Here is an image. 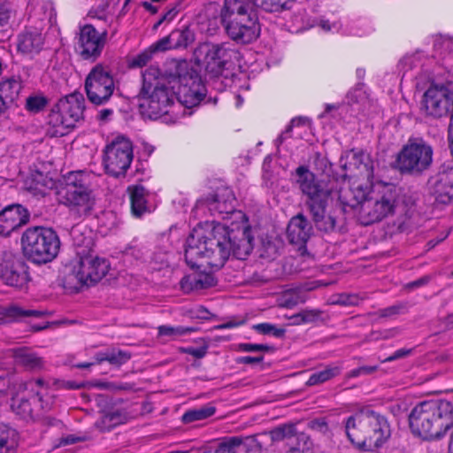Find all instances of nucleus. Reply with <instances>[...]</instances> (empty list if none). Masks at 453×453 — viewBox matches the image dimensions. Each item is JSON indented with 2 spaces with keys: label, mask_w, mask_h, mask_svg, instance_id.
<instances>
[{
  "label": "nucleus",
  "mask_w": 453,
  "mask_h": 453,
  "mask_svg": "<svg viewBox=\"0 0 453 453\" xmlns=\"http://www.w3.org/2000/svg\"><path fill=\"white\" fill-rule=\"evenodd\" d=\"M21 90V84L15 79H8L0 82V98L14 103Z\"/></svg>",
  "instance_id": "obj_34"
},
{
  "label": "nucleus",
  "mask_w": 453,
  "mask_h": 453,
  "mask_svg": "<svg viewBox=\"0 0 453 453\" xmlns=\"http://www.w3.org/2000/svg\"><path fill=\"white\" fill-rule=\"evenodd\" d=\"M340 164L346 171L343 174L344 179L357 177L369 180L373 177V163L370 156L364 151H349L341 157Z\"/></svg>",
  "instance_id": "obj_20"
},
{
  "label": "nucleus",
  "mask_w": 453,
  "mask_h": 453,
  "mask_svg": "<svg viewBox=\"0 0 453 453\" xmlns=\"http://www.w3.org/2000/svg\"><path fill=\"white\" fill-rule=\"evenodd\" d=\"M237 350L242 352H259L257 343H240L237 347Z\"/></svg>",
  "instance_id": "obj_62"
},
{
  "label": "nucleus",
  "mask_w": 453,
  "mask_h": 453,
  "mask_svg": "<svg viewBox=\"0 0 453 453\" xmlns=\"http://www.w3.org/2000/svg\"><path fill=\"white\" fill-rule=\"evenodd\" d=\"M128 418V414L123 408L111 407L104 410L101 417L96 421L95 426L101 432H108L119 425L124 424Z\"/></svg>",
  "instance_id": "obj_24"
},
{
  "label": "nucleus",
  "mask_w": 453,
  "mask_h": 453,
  "mask_svg": "<svg viewBox=\"0 0 453 453\" xmlns=\"http://www.w3.org/2000/svg\"><path fill=\"white\" fill-rule=\"evenodd\" d=\"M312 226L307 218L299 213L294 216L287 228V236L292 244L303 246L310 239Z\"/></svg>",
  "instance_id": "obj_23"
},
{
  "label": "nucleus",
  "mask_w": 453,
  "mask_h": 453,
  "mask_svg": "<svg viewBox=\"0 0 453 453\" xmlns=\"http://www.w3.org/2000/svg\"><path fill=\"white\" fill-rule=\"evenodd\" d=\"M59 203L76 219L89 216L96 205V197L88 184V175L82 171L70 172L58 192Z\"/></svg>",
  "instance_id": "obj_7"
},
{
  "label": "nucleus",
  "mask_w": 453,
  "mask_h": 453,
  "mask_svg": "<svg viewBox=\"0 0 453 453\" xmlns=\"http://www.w3.org/2000/svg\"><path fill=\"white\" fill-rule=\"evenodd\" d=\"M343 424L349 441L363 451H374L381 448L391 436L388 419L370 409L355 412Z\"/></svg>",
  "instance_id": "obj_4"
},
{
  "label": "nucleus",
  "mask_w": 453,
  "mask_h": 453,
  "mask_svg": "<svg viewBox=\"0 0 453 453\" xmlns=\"http://www.w3.org/2000/svg\"><path fill=\"white\" fill-rule=\"evenodd\" d=\"M27 384L20 383L19 385V391L13 394L12 397V409L23 419L34 418L39 415L41 410L44 409L42 405V399L39 393H33L27 391Z\"/></svg>",
  "instance_id": "obj_19"
},
{
  "label": "nucleus",
  "mask_w": 453,
  "mask_h": 453,
  "mask_svg": "<svg viewBox=\"0 0 453 453\" xmlns=\"http://www.w3.org/2000/svg\"><path fill=\"white\" fill-rule=\"evenodd\" d=\"M228 36L240 43H250L260 34L257 10L251 0H225L220 13Z\"/></svg>",
  "instance_id": "obj_6"
},
{
  "label": "nucleus",
  "mask_w": 453,
  "mask_h": 453,
  "mask_svg": "<svg viewBox=\"0 0 453 453\" xmlns=\"http://www.w3.org/2000/svg\"><path fill=\"white\" fill-rule=\"evenodd\" d=\"M11 378L5 375H0V396H6L12 390L10 388Z\"/></svg>",
  "instance_id": "obj_58"
},
{
  "label": "nucleus",
  "mask_w": 453,
  "mask_h": 453,
  "mask_svg": "<svg viewBox=\"0 0 453 453\" xmlns=\"http://www.w3.org/2000/svg\"><path fill=\"white\" fill-rule=\"evenodd\" d=\"M216 285L215 278L211 273H197V289L203 290Z\"/></svg>",
  "instance_id": "obj_44"
},
{
  "label": "nucleus",
  "mask_w": 453,
  "mask_h": 453,
  "mask_svg": "<svg viewBox=\"0 0 453 453\" xmlns=\"http://www.w3.org/2000/svg\"><path fill=\"white\" fill-rule=\"evenodd\" d=\"M195 315L199 319L208 320L211 314L206 308L200 306L196 310Z\"/></svg>",
  "instance_id": "obj_64"
},
{
  "label": "nucleus",
  "mask_w": 453,
  "mask_h": 453,
  "mask_svg": "<svg viewBox=\"0 0 453 453\" xmlns=\"http://www.w3.org/2000/svg\"><path fill=\"white\" fill-rule=\"evenodd\" d=\"M404 309V305L403 303H397L391 306H388L384 309H380L377 311V314L380 318H389L395 315H398Z\"/></svg>",
  "instance_id": "obj_46"
},
{
  "label": "nucleus",
  "mask_w": 453,
  "mask_h": 453,
  "mask_svg": "<svg viewBox=\"0 0 453 453\" xmlns=\"http://www.w3.org/2000/svg\"><path fill=\"white\" fill-rule=\"evenodd\" d=\"M174 77L180 84L175 93L160 77L158 68L150 67L142 73L139 108L144 118L157 119L169 112L175 98L188 108L199 104L205 96V87L197 76L188 72L186 61L175 63Z\"/></svg>",
  "instance_id": "obj_2"
},
{
  "label": "nucleus",
  "mask_w": 453,
  "mask_h": 453,
  "mask_svg": "<svg viewBox=\"0 0 453 453\" xmlns=\"http://www.w3.org/2000/svg\"><path fill=\"white\" fill-rule=\"evenodd\" d=\"M44 45V36L41 29L34 27H27L17 37L18 50L25 55L39 53Z\"/></svg>",
  "instance_id": "obj_22"
},
{
  "label": "nucleus",
  "mask_w": 453,
  "mask_h": 453,
  "mask_svg": "<svg viewBox=\"0 0 453 453\" xmlns=\"http://www.w3.org/2000/svg\"><path fill=\"white\" fill-rule=\"evenodd\" d=\"M341 367L336 365L326 366L324 370L313 372L306 382L307 386L322 384L341 373Z\"/></svg>",
  "instance_id": "obj_33"
},
{
  "label": "nucleus",
  "mask_w": 453,
  "mask_h": 453,
  "mask_svg": "<svg viewBox=\"0 0 453 453\" xmlns=\"http://www.w3.org/2000/svg\"><path fill=\"white\" fill-rule=\"evenodd\" d=\"M253 329L264 335H273L276 338H283L286 334V330L281 327H277L275 325L271 323H260L253 326Z\"/></svg>",
  "instance_id": "obj_38"
},
{
  "label": "nucleus",
  "mask_w": 453,
  "mask_h": 453,
  "mask_svg": "<svg viewBox=\"0 0 453 453\" xmlns=\"http://www.w3.org/2000/svg\"><path fill=\"white\" fill-rule=\"evenodd\" d=\"M411 349H397L396 351H395L391 356L388 357L381 362L382 363L393 362L395 360L407 357L408 355L411 354Z\"/></svg>",
  "instance_id": "obj_57"
},
{
  "label": "nucleus",
  "mask_w": 453,
  "mask_h": 453,
  "mask_svg": "<svg viewBox=\"0 0 453 453\" xmlns=\"http://www.w3.org/2000/svg\"><path fill=\"white\" fill-rule=\"evenodd\" d=\"M313 443L304 433H297L296 429L286 442L288 453H312Z\"/></svg>",
  "instance_id": "obj_29"
},
{
  "label": "nucleus",
  "mask_w": 453,
  "mask_h": 453,
  "mask_svg": "<svg viewBox=\"0 0 453 453\" xmlns=\"http://www.w3.org/2000/svg\"><path fill=\"white\" fill-rule=\"evenodd\" d=\"M180 289L188 294L192 291H198L197 289V273H194L184 276L180 281Z\"/></svg>",
  "instance_id": "obj_41"
},
{
  "label": "nucleus",
  "mask_w": 453,
  "mask_h": 453,
  "mask_svg": "<svg viewBox=\"0 0 453 453\" xmlns=\"http://www.w3.org/2000/svg\"><path fill=\"white\" fill-rule=\"evenodd\" d=\"M113 115V110L111 109H102L98 111L97 119L102 122H107L111 119Z\"/></svg>",
  "instance_id": "obj_63"
},
{
  "label": "nucleus",
  "mask_w": 453,
  "mask_h": 453,
  "mask_svg": "<svg viewBox=\"0 0 453 453\" xmlns=\"http://www.w3.org/2000/svg\"><path fill=\"white\" fill-rule=\"evenodd\" d=\"M18 445V432L8 425L0 423V453H16Z\"/></svg>",
  "instance_id": "obj_28"
},
{
  "label": "nucleus",
  "mask_w": 453,
  "mask_h": 453,
  "mask_svg": "<svg viewBox=\"0 0 453 453\" xmlns=\"http://www.w3.org/2000/svg\"><path fill=\"white\" fill-rule=\"evenodd\" d=\"M292 127H307L310 128V121L304 117H296L292 119L290 124Z\"/></svg>",
  "instance_id": "obj_61"
},
{
  "label": "nucleus",
  "mask_w": 453,
  "mask_h": 453,
  "mask_svg": "<svg viewBox=\"0 0 453 453\" xmlns=\"http://www.w3.org/2000/svg\"><path fill=\"white\" fill-rule=\"evenodd\" d=\"M224 442L225 445L231 449V453L259 451L262 448L256 435L247 436L244 438L234 436L226 439Z\"/></svg>",
  "instance_id": "obj_27"
},
{
  "label": "nucleus",
  "mask_w": 453,
  "mask_h": 453,
  "mask_svg": "<svg viewBox=\"0 0 453 453\" xmlns=\"http://www.w3.org/2000/svg\"><path fill=\"white\" fill-rule=\"evenodd\" d=\"M130 357V354L126 351L119 350L118 352H109L108 362L111 365H121L127 363Z\"/></svg>",
  "instance_id": "obj_45"
},
{
  "label": "nucleus",
  "mask_w": 453,
  "mask_h": 453,
  "mask_svg": "<svg viewBox=\"0 0 453 453\" xmlns=\"http://www.w3.org/2000/svg\"><path fill=\"white\" fill-rule=\"evenodd\" d=\"M184 0H179L173 4H169L167 11L164 13L158 22L155 25V27H158L164 21L170 22L172 21L179 12L181 10Z\"/></svg>",
  "instance_id": "obj_40"
},
{
  "label": "nucleus",
  "mask_w": 453,
  "mask_h": 453,
  "mask_svg": "<svg viewBox=\"0 0 453 453\" xmlns=\"http://www.w3.org/2000/svg\"><path fill=\"white\" fill-rule=\"evenodd\" d=\"M453 406L447 400L426 401L415 406L410 416V427L413 434L424 438H440L450 427Z\"/></svg>",
  "instance_id": "obj_5"
},
{
  "label": "nucleus",
  "mask_w": 453,
  "mask_h": 453,
  "mask_svg": "<svg viewBox=\"0 0 453 453\" xmlns=\"http://www.w3.org/2000/svg\"><path fill=\"white\" fill-rule=\"evenodd\" d=\"M238 52L229 42L200 43L194 51L197 64L203 65L205 71L212 76H219L225 70L229 69Z\"/></svg>",
  "instance_id": "obj_11"
},
{
  "label": "nucleus",
  "mask_w": 453,
  "mask_h": 453,
  "mask_svg": "<svg viewBox=\"0 0 453 453\" xmlns=\"http://www.w3.org/2000/svg\"><path fill=\"white\" fill-rule=\"evenodd\" d=\"M131 201L132 214L140 219L147 213H150L151 210L148 204L147 196L148 190L142 185H136L128 188Z\"/></svg>",
  "instance_id": "obj_25"
},
{
  "label": "nucleus",
  "mask_w": 453,
  "mask_h": 453,
  "mask_svg": "<svg viewBox=\"0 0 453 453\" xmlns=\"http://www.w3.org/2000/svg\"><path fill=\"white\" fill-rule=\"evenodd\" d=\"M171 39L175 49L187 48L194 42L195 35L189 28L186 27L181 30H173L171 33Z\"/></svg>",
  "instance_id": "obj_35"
},
{
  "label": "nucleus",
  "mask_w": 453,
  "mask_h": 453,
  "mask_svg": "<svg viewBox=\"0 0 453 453\" xmlns=\"http://www.w3.org/2000/svg\"><path fill=\"white\" fill-rule=\"evenodd\" d=\"M152 47L154 51H164L170 49H175L174 46H173L171 34L157 41Z\"/></svg>",
  "instance_id": "obj_50"
},
{
  "label": "nucleus",
  "mask_w": 453,
  "mask_h": 453,
  "mask_svg": "<svg viewBox=\"0 0 453 453\" xmlns=\"http://www.w3.org/2000/svg\"><path fill=\"white\" fill-rule=\"evenodd\" d=\"M295 430V425L284 424L273 428L269 434L273 441H286V442H288Z\"/></svg>",
  "instance_id": "obj_36"
},
{
  "label": "nucleus",
  "mask_w": 453,
  "mask_h": 453,
  "mask_svg": "<svg viewBox=\"0 0 453 453\" xmlns=\"http://www.w3.org/2000/svg\"><path fill=\"white\" fill-rule=\"evenodd\" d=\"M124 256L126 258L131 257L135 260L141 259L143 256V251L141 248L136 245H129L124 250Z\"/></svg>",
  "instance_id": "obj_52"
},
{
  "label": "nucleus",
  "mask_w": 453,
  "mask_h": 453,
  "mask_svg": "<svg viewBox=\"0 0 453 453\" xmlns=\"http://www.w3.org/2000/svg\"><path fill=\"white\" fill-rule=\"evenodd\" d=\"M302 311L305 324L318 322L323 314V311L319 309H304Z\"/></svg>",
  "instance_id": "obj_47"
},
{
  "label": "nucleus",
  "mask_w": 453,
  "mask_h": 453,
  "mask_svg": "<svg viewBox=\"0 0 453 453\" xmlns=\"http://www.w3.org/2000/svg\"><path fill=\"white\" fill-rule=\"evenodd\" d=\"M78 260L73 265L69 280H76L81 286H89L101 280L109 272L110 263L85 250L77 251Z\"/></svg>",
  "instance_id": "obj_13"
},
{
  "label": "nucleus",
  "mask_w": 453,
  "mask_h": 453,
  "mask_svg": "<svg viewBox=\"0 0 453 453\" xmlns=\"http://www.w3.org/2000/svg\"><path fill=\"white\" fill-rule=\"evenodd\" d=\"M105 389L114 390V391H127L132 388V386L128 383H116V382H107L103 384L102 386Z\"/></svg>",
  "instance_id": "obj_56"
},
{
  "label": "nucleus",
  "mask_w": 453,
  "mask_h": 453,
  "mask_svg": "<svg viewBox=\"0 0 453 453\" xmlns=\"http://www.w3.org/2000/svg\"><path fill=\"white\" fill-rule=\"evenodd\" d=\"M29 220V212L20 204H12L0 211V235H10Z\"/></svg>",
  "instance_id": "obj_21"
},
{
  "label": "nucleus",
  "mask_w": 453,
  "mask_h": 453,
  "mask_svg": "<svg viewBox=\"0 0 453 453\" xmlns=\"http://www.w3.org/2000/svg\"><path fill=\"white\" fill-rule=\"evenodd\" d=\"M152 52L144 51L137 55L132 61L133 66L142 67L148 64L151 58Z\"/></svg>",
  "instance_id": "obj_53"
},
{
  "label": "nucleus",
  "mask_w": 453,
  "mask_h": 453,
  "mask_svg": "<svg viewBox=\"0 0 453 453\" xmlns=\"http://www.w3.org/2000/svg\"><path fill=\"white\" fill-rule=\"evenodd\" d=\"M378 369V365H362L347 372L345 374V378L349 380L360 376L370 375L375 372Z\"/></svg>",
  "instance_id": "obj_42"
},
{
  "label": "nucleus",
  "mask_w": 453,
  "mask_h": 453,
  "mask_svg": "<svg viewBox=\"0 0 453 453\" xmlns=\"http://www.w3.org/2000/svg\"><path fill=\"white\" fill-rule=\"evenodd\" d=\"M0 280L6 285L21 288L28 281L27 266L11 252L0 255Z\"/></svg>",
  "instance_id": "obj_18"
},
{
  "label": "nucleus",
  "mask_w": 453,
  "mask_h": 453,
  "mask_svg": "<svg viewBox=\"0 0 453 453\" xmlns=\"http://www.w3.org/2000/svg\"><path fill=\"white\" fill-rule=\"evenodd\" d=\"M296 183L306 196L305 204L311 215L312 220L319 231L326 233L334 230L336 220L326 214L329 199L335 196L344 212L352 210L365 201L368 196V187L354 181H343L342 185L334 191L322 180L316 178L307 166L300 165L296 169Z\"/></svg>",
  "instance_id": "obj_3"
},
{
  "label": "nucleus",
  "mask_w": 453,
  "mask_h": 453,
  "mask_svg": "<svg viewBox=\"0 0 453 453\" xmlns=\"http://www.w3.org/2000/svg\"><path fill=\"white\" fill-rule=\"evenodd\" d=\"M157 331H158L159 336H167L172 339H174L177 336L185 335V334L194 332V328L182 326H171L163 325V326H159L157 327Z\"/></svg>",
  "instance_id": "obj_37"
},
{
  "label": "nucleus",
  "mask_w": 453,
  "mask_h": 453,
  "mask_svg": "<svg viewBox=\"0 0 453 453\" xmlns=\"http://www.w3.org/2000/svg\"><path fill=\"white\" fill-rule=\"evenodd\" d=\"M216 413V407L208 403L197 408L190 409L185 411L181 417L183 424H191L196 421L207 419Z\"/></svg>",
  "instance_id": "obj_31"
},
{
  "label": "nucleus",
  "mask_w": 453,
  "mask_h": 453,
  "mask_svg": "<svg viewBox=\"0 0 453 453\" xmlns=\"http://www.w3.org/2000/svg\"><path fill=\"white\" fill-rule=\"evenodd\" d=\"M12 13V5L5 1H0V26L7 24Z\"/></svg>",
  "instance_id": "obj_48"
},
{
  "label": "nucleus",
  "mask_w": 453,
  "mask_h": 453,
  "mask_svg": "<svg viewBox=\"0 0 453 453\" xmlns=\"http://www.w3.org/2000/svg\"><path fill=\"white\" fill-rule=\"evenodd\" d=\"M2 315L9 321L19 320L27 317L40 318L43 312L37 310H25L17 305H11L3 310Z\"/></svg>",
  "instance_id": "obj_32"
},
{
  "label": "nucleus",
  "mask_w": 453,
  "mask_h": 453,
  "mask_svg": "<svg viewBox=\"0 0 453 453\" xmlns=\"http://www.w3.org/2000/svg\"><path fill=\"white\" fill-rule=\"evenodd\" d=\"M336 303L344 306H354L359 303V298L357 295L342 294Z\"/></svg>",
  "instance_id": "obj_49"
},
{
  "label": "nucleus",
  "mask_w": 453,
  "mask_h": 453,
  "mask_svg": "<svg viewBox=\"0 0 453 453\" xmlns=\"http://www.w3.org/2000/svg\"><path fill=\"white\" fill-rule=\"evenodd\" d=\"M292 126L288 125L286 129L278 136L274 143L277 147L282 145L288 138L292 137Z\"/></svg>",
  "instance_id": "obj_59"
},
{
  "label": "nucleus",
  "mask_w": 453,
  "mask_h": 453,
  "mask_svg": "<svg viewBox=\"0 0 453 453\" xmlns=\"http://www.w3.org/2000/svg\"><path fill=\"white\" fill-rule=\"evenodd\" d=\"M212 214L231 215L243 220L245 215L235 210V197L227 188H222L206 201ZM253 250V237L246 222L231 225L217 223L210 230L194 229L186 241L185 260L191 267L207 265L220 269L228 258L246 259Z\"/></svg>",
  "instance_id": "obj_1"
},
{
  "label": "nucleus",
  "mask_w": 453,
  "mask_h": 453,
  "mask_svg": "<svg viewBox=\"0 0 453 453\" xmlns=\"http://www.w3.org/2000/svg\"><path fill=\"white\" fill-rule=\"evenodd\" d=\"M397 199V191L391 185H380L368 190V196L360 209L361 223L368 226L392 215Z\"/></svg>",
  "instance_id": "obj_10"
},
{
  "label": "nucleus",
  "mask_w": 453,
  "mask_h": 453,
  "mask_svg": "<svg viewBox=\"0 0 453 453\" xmlns=\"http://www.w3.org/2000/svg\"><path fill=\"white\" fill-rule=\"evenodd\" d=\"M13 103L7 102L3 98H0V127L9 128V108Z\"/></svg>",
  "instance_id": "obj_43"
},
{
  "label": "nucleus",
  "mask_w": 453,
  "mask_h": 453,
  "mask_svg": "<svg viewBox=\"0 0 453 453\" xmlns=\"http://www.w3.org/2000/svg\"><path fill=\"white\" fill-rule=\"evenodd\" d=\"M85 91L90 103L95 105L105 104L115 90V82L108 66L96 65L85 80Z\"/></svg>",
  "instance_id": "obj_14"
},
{
  "label": "nucleus",
  "mask_w": 453,
  "mask_h": 453,
  "mask_svg": "<svg viewBox=\"0 0 453 453\" xmlns=\"http://www.w3.org/2000/svg\"><path fill=\"white\" fill-rule=\"evenodd\" d=\"M421 110L428 117L440 119L453 113V91L449 85L432 83L423 95Z\"/></svg>",
  "instance_id": "obj_15"
},
{
  "label": "nucleus",
  "mask_w": 453,
  "mask_h": 453,
  "mask_svg": "<svg viewBox=\"0 0 453 453\" xmlns=\"http://www.w3.org/2000/svg\"><path fill=\"white\" fill-rule=\"evenodd\" d=\"M13 357L18 365L29 371H40L44 367L43 359L27 348L16 349L13 352Z\"/></svg>",
  "instance_id": "obj_26"
},
{
  "label": "nucleus",
  "mask_w": 453,
  "mask_h": 453,
  "mask_svg": "<svg viewBox=\"0 0 453 453\" xmlns=\"http://www.w3.org/2000/svg\"><path fill=\"white\" fill-rule=\"evenodd\" d=\"M85 440L84 437L77 436L75 434H67L64 435L59 439V446H66L75 444L79 441H83Z\"/></svg>",
  "instance_id": "obj_55"
},
{
  "label": "nucleus",
  "mask_w": 453,
  "mask_h": 453,
  "mask_svg": "<svg viewBox=\"0 0 453 453\" xmlns=\"http://www.w3.org/2000/svg\"><path fill=\"white\" fill-rule=\"evenodd\" d=\"M59 247V238L51 228L29 227L21 236L24 256L35 264L50 262L58 255Z\"/></svg>",
  "instance_id": "obj_8"
},
{
  "label": "nucleus",
  "mask_w": 453,
  "mask_h": 453,
  "mask_svg": "<svg viewBox=\"0 0 453 453\" xmlns=\"http://www.w3.org/2000/svg\"><path fill=\"white\" fill-rule=\"evenodd\" d=\"M319 26L326 32L339 31L341 25L337 21L330 22L328 19H321L319 21Z\"/></svg>",
  "instance_id": "obj_54"
},
{
  "label": "nucleus",
  "mask_w": 453,
  "mask_h": 453,
  "mask_svg": "<svg viewBox=\"0 0 453 453\" xmlns=\"http://www.w3.org/2000/svg\"><path fill=\"white\" fill-rule=\"evenodd\" d=\"M263 360H264L263 356H257V357L245 356V357H240L237 359V363L242 364V365H253V364L261 363Z\"/></svg>",
  "instance_id": "obj_60"
},
{
  "label": "nucleus",
  "mask_w": 453,
  "mask_h": 453,
  "mask_svg": "<svg viewBox=\"0 0 453 453\" xmlns=\"http://www.w3.org/2000/svg\"><path fill=\"white\" fill-rule=\"evenodd\" d=\"M106 31L100 33L92 25L81 27L75 44L76 52L84 60L96 61L104 48Z\"/></svg>",
  "instance_id": "obj_17"
},
{
  "label": "nucleus",
  "mask_w": 453,
  "mask_h": 453,
  "mask_svg": "<svg viewBox=\"0 0 453 453\" xmlns=\"http://www.w3.org/2000/svg\"><path fill=\"white\" fill-rule=\"evenodd\" d=\"M48 104V99L42 95L30 96L26 100V109L33 113L42 111Z\"/></svg>",
  "instance_id": "obj_39"
},
{
  "label": "nucleus",
  "mask_w": 453,
  "mask_h": 453,
  "mask_svg": "<svg viewBox=\"0 0 453 453\" xmlns=\"http://www.w3.org/2000/svg\"><path fill=\"white\" fill-rule=\"evenodd\" d=\"M132 142L119 137L108 144L104 150V165L108 174L114 177L124 175L133 160Z\"/></svg>",
  "instance_id": "obj_16"
},
{
  "label": "nucleus",
  "mask_w": 453,
  "mask_h": 453,
  "mask_svg": "<svg viewBox=\"0 0 453 453\" xmlns=\"http://www.w3.org/2000/svg\"><path fill=\"white\" fill-rule=\"evenodd\" d=\"M254 8L267 13L280 14L292 8L296 0H251Z\"/></svg>",
  "instance_id": "obj_30"
},
{
  "label": "nucleus",
  "mask_w": 453,
  "mask_h": 453,
  "mask_svg": "<svg viewBox=\"0 0 453 453\" xmlns=\"http://www.w3.org/2000/svg\"><path fill=\"white\" fill-rule=\"evenodd\" d=\"M85 99L81 93H73L60 99L48 115V134L61 137L69 133L82 119Z\"/></svg>",
  "instance_id": "obj_9"
},
{
  "label": "nucleus",
  "mask_w": 453,
  "mask_h": 453,
  "mask_svg": "<svg viewBox=\"0 0 453 453\" xmlns=\"http://www.w3.org/2000/svg\"><path fill=\"white\" fill-rule=\"evenodd\" d=\"M434 150L423 139L411 138L398 153L396 164L402 173L421 175L433 164Z\"/></svg>",
  "instance_id": "obj_12"
},
{
  "label": "nucleus",
  "mask_w": 453,
  "mask_h": 453,
  "mask_svg": "<svg viewBox=\"0 0 453 453\" xmlns=\"http://www.w3.org/2000/svg\"><path fill=\"white\" fill-rule=\"evenodd\" d=\"M207 346L202 347H187L183 349V352L196 358H203L207 354Z\"/></svg>",
  "instance_id": "obj_51"
}]
</instances>
